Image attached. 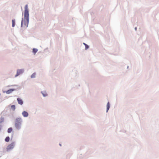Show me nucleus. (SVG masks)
Instances as JSON below:
<instances>
[{"label":"nucleus","mask_w":159,"mask_h":159,"mask_svg":"<svg viewBox=\"0 0 159 159\" xmlns=\"http://www.w3.org/2000/svg\"><path fill=\"white\" fill-rule=\"evenodd\" d=\"M25 11L24 13V19H22L21 26L28 27L29 22V13L28 5H26L25 7Z\"/></svg>","instance_id":"1"},{"label":"nucleus","mask_w":159,"mask_h":159,"mask_svg":"<svg viewBox=\"0 0 159 159\" xmlns=\"http://www.w3.org/2000/svg\"><path fill=\"white\" fill-rule=\"evenodd\" d=\"M22 120L21 118H17L15 120V126L17 129H20L21 128V125Z\"/></svg>","instance_id":"2"},{"label":"nucleus","mask_w":159,"mask_h":159,"mask_svg":"<svg viewBox=\"0 0 159 159\" xmlns=\"http://www.w3.org/2000/svg\"><path fill=\"white\" fill-rule=\"evenodd\" d=\"M15 145V143L14 142H12L10 144L8 145L7 147L6 150L7 152H9L12 149Z\"/></svg>","instance_id":"3"},{"label":"nucleus","mask_w":159,"mask_h":159,"mask_svg":"<svg viewBox=\"0 0 159 159\" xmlns=\"http://www.w3.org/2000/svg\"><path fill=\"white\" fill-rule=\"evenodd\" d=\"M24 72V70L23 69H19L17 71V74L16 76H17L20 74Z\"/></svg>","instance_id":"4"},{"label":"nucleus","mask_w":159,"mask_h":159,"mask_svg":"<svg viewBox=\"0 0 159 159\" xmlns=\"http://www.w3.org/2000/svg\"><path fill=\"white\" fill-rule=\"evenodd\" d=\"M15 90V89H10L6 91V93L7 94H9L11 93H12L13 91H14Z\"/></svg>","instance_id":"5"},{"label":"nucleus","mask_w":159,"mask_h":159,"mask_svg":"<svg viewBox=\"0 0 159 159\" xmlns=\"http://www.w3.org/2000/svg\"><path fill=\"white\" fill-rule=\"evenodd\" d=\"M22 114L24 117H27L28 116V112L25 111L22 112Z\"/></svg>","instance_id":"6"},{"label":"nucleus","mask_w":159,"mask_h":159,"mask_svg":"<svg viewBox=\"0 0 159 159\" xmlns=\"http://www.w3.org/2000/svg\"><path fill=\"white\" fill-rule=\"evenodd\" d=\"M17 100L18 102V103L20 105H22L23 104V102L22 100L20 98H18L17 99Z\"/></svg>","instance_id":"7"},{"label":"nucleus","mask_w":159,"mask_h":159,"mask_svg":"<svg viewBox=\"0 0 159 159\" xmlns=\"http://www.w3.org/2000/svg\"><path fill=\"white\" fill-rule=\"evenodd\" d=\"M107 112L108 111L109 108H110V104L109 102H108L107 104Z\"/></svg>","instance_id":"8"},{"label":"nucleus","mask_w":159,"mask_h":159,"mask_svg":"<svg viewBox=\"0 0 159 159\" xmlns=\"http://www.w3.org/2000/svg\"><path fill=\"white\" fill-rule=\"evenodd\" d=\"M37 51H38V49L36 48H34L33 49V52L34 54H35L37 52Z\"/></svg>","instance_id":"9"},{"label":"nucleus","mask_w":159,"mask_h":159,"mask_svg":"<svg viewBox=\"0 0 159 159\" xmlns=\"http://www.w3.org/2000/svg\"><path fill=\"white\" fill-rule=\"evenodd\" d=\"M5 141L6 142H8L10 140V138L8 136H7L6 137V138L5 139Z\"/></svg>","instance_id":"10"},{"label":"nucleus","mask_w":159,"mask_h":159,"mask_svg":"<svg viewBox=\"0 0 159 159\" xmlns=\"http://www.w3.org/2000/svg\"><path fill=\"white\" fill-rule=\"evenodd\" d=\"M12 128H11V127L9 128L8 129L7 132L8 133H10L12 131Z\"/></svg>","instance_id":"11"},{"label":"nucleus","mask_w":159,"mask_h":159,"mask_svg":"<svg viewBox=\"0 0 159 159\" xmlns=\"http://www.w3.org/2000/svg\"><path fill=\"white\" fill-rule=\"evenodd\" d=\"M12 26L13 27H14L15 25V20H12Z\"/></svg>","instance_id":"12"},{"label":"nucleus","mask_w":159,"mask_h":159,"mask_svg":"<svg viewBox=\"0 0 159 159\" xmlns=\"http://www.w3.org/2000/svg\"><path fill=\"white\" fill-rule=\"evenodd\" d=\"M11 108L13 110V111H14L16 108L15 106L14 105H12L11 107Z\"/></svg>","instance_id":"13"},{"label":"nucleus","mask_w":159,"mask_h":159,"mask_svg":"<svg viewBox=\"0 0 159 159\" xmlns=\"http://www.w3.org/2000/svg\"><path fill=\"white\" fill-rule=\"evenodd\" d=\"M35 75H36V74L35 73L31 75V78H34L35 77Z\"/></svg>","instance_id":"14"},{"label":"nucleus","mask_w":159,"mask_h":159,"mask_svg":"<svg viewBox=\"0 0 159 159\" xmlns=\"http://www.w3.org/2000/svg\"><path fill=\"white\" fill-rule=\"evenodd\" d=\"M42 93L44 97H46L47 96V94L46 93H45V92L44 93L43 92H42Z\"/></svg>","instance_id":"15"},{"label":"nucleus","mask_w":159,"mask_h":159,"mask_svg":"<svg viewBox=\"0 0 159 159\" xmlns=\"http://www.w3.org/2000/svg\"><path fill=\"white\" fill-rule=\"evenodd\" d=\"M85 49H88L89 48V46L87 44L85 46Z\"/></svg>","instance_id":"16"},{"label":"nucleus","mask_w":159,"mask_h":159,"mask_svg":"<svg viewBox=\"0 0 159 159\" xmlns=\"http://www.w3.org/2000/svg\"><path fill=\"white\" fill-rule=\"evenodd\" d=\"M1 119L2 120V121H3L4 118L3 117H2L1 118Z\"/></svg>","instance_id":"17"},{"label":"nucleus","mask_w":159,"mask_h":159,"mask_svg":"<svg viewBox=\"0 0 159 159\" xmlns=\"http://www.w3.org/2000/svg\"><path fill=\"white\" fill-rule=\"evenodd\" d=\"M83 44H84L85 46L86 45H87V44H86V43H83Z\"/></svg>","instance_id":"18"}]
</instances>
